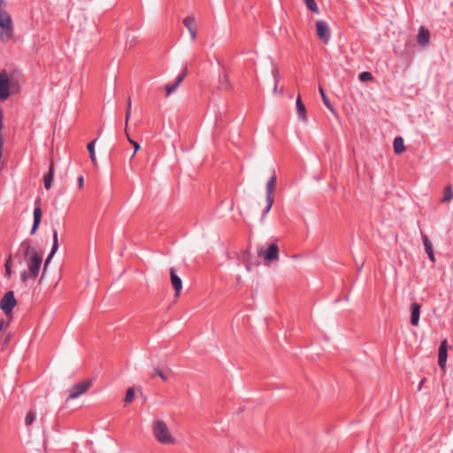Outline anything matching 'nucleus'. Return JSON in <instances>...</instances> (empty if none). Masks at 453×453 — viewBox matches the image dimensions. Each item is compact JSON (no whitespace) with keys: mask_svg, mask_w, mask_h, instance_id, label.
<instances>
[{"mask_svg":"<svg viewBox=\"0 0 453 453\" xmlns=\"http://www.w3.org/2000/svg\"><path fill=\"white\" fill-rule=\"evenodd\" d=\"M21 248L25 250V258L32 278L37 277L41 265L42 257L38 254L35 248L31 246L27 242L21 243Z\"/></svg>","mask_w":453,"mask_h":453,"instance_id":"nucleus-1","label":"nucleus"},{"mask_svg":"<svg viewBox=\"0 0 453 453\" xmlns=\"http://www.w3.org/2000/svg\"><path fill=\"white\" fill-rule=\"evenodd\" d=\"M153 434L161 444H173L174 439L171 435L169 428L165 422L162 420H157L152 425Z\"/></svg>","mask_w":453,"mask_h":453,"instance_id":"nucleus-2","label":"nucleus"},{"mask_svg":"<svg viewBox=\"0 0 453 453\" xmlns=\"http://www.w3.org/2000/svg\"><path fill=\"white\" fill-rule=\"evenodd\" d=\"M0 41L6 42L12 37L13 24L11 15L5 10H0Z\"/></svg>","mask_w":453,"mask_h":453,"instance_id":"nucleus-3","label":"nucleus"},{"mask_svg":"<svg viewBox=\"0 0 453 453\" xmlns=\"http://www.w3.org/2000/svg\"><path fill=\"white\" fill-rule=\"evenodd\" d=\"M257 255L263 257L266 264H270L279 258V247L275 243H272L265 250L264 247H259Z\"/></svg>","mask_w":453,"mask_h":453,"instance_id":"nucleus-4","label":"nucleus"},{"mask_svg":"<svg viewBox=\"0 0 453 453\" xmlns=\"http://www.w3.org/2000/svg\"><path fill=\"white\" fill-rule=\"evenodd\" d=\"M276 184V177L273 175L272 176L267 183H266V208L264 210L261 220H264L265 216L268 214V212L271 211L273 204V193Z\"/></svg>","mask_w":453,"mask_h":453,"instance_id":"nucleus-5","label":"nucleus"},{"mask_svg":"<svg viewBox=\"0 0 453 453\" xmlns=\"http://www.w3.org/2000/svg\"><path fill=\"white\" fill-rule=\"evenodd\" d=\"M17 301L14 297L13 291L6 292L0 301V309L9 317L12 313L13 308L16 306Z\"/></svg>","mask_w":453,"mask_h":453,"instance_id":"nucleus-6","label":"nucleus"},{"mask_svg":"<svg viewBox=\"0 0 453 453\" xmlns=\"http://www.w3.org/2000/svg\"><path fill=\"white\" fill-rule=\"evenodd\" d=\"M91 380H86L82 382L72 386L69 389L67 401L76 399L84 394L91 386Z\"/></svg>","mask_w":453,"mask_h":453,"instance_id":"nucleus-7","label":"nucleus"},{"mask_svg":"<svg viewBox=\"0 0 453 453\" xmlns=\"http://www.w3.org/2000/svg\"><path fill=\"white\" fill-rule=\"evenodd\" d=\"M316 31L318 37L325 43H328L331 38V30L327 23L324 20L316 22Z\"/></svg>","mask_w":453,"mask_h":453,"instance_id":"nucleus-8","label":"nucleus"},{"mask_svg":"<svg viewBox=\"0 0 453 453\" xmlns=\"http://www.w3.org/2000/svg\"><path fill=\"white\" fill-rule=\"evenodd\" d=\"M10 96V80L6 72L0 73V101L6 100Z\"/></svg>","mask_w":453,"mask_h":453,"instance_id":"nucleus-9","label":"nucleus"},{"mask_svg":"<svg viewBox=\"0 0 453 453\" xmlns=\"http://www.w3.org/2000/svg\"><path fill=\"white\" fill-rule=\"evenodd\" d=\"M35 204H36V207L35 208L34 212H33L34 222H33L31 231H30L31 234H35L36 233V231L39 227V225L41 223V220H42V211L40 206L39 199H37L35 201Z\"/></svg>","mask_w":453,"mask_h":453,"instance_id":"nucleus-10","label":"nucleus"},{"mask_svg":"<svg viewBox=\"0 0 453 453\" xmlns=\"http://www.w3.org/2000/svg\"><path fill=\"white\" fill-rule=\"evenodd\" d=\"M170 278H171V283L175 291V296L178 297L182 289V280L177 275L176 270L173 267L170 268Z\"/></svg>","mask_w":453,"mask_h":453,"instance_id":"nucleus-11","label":"nucleus"},{"mask_svg":"<svg viewBox=\"0 0 453 453\" xmlns=\"http://www.w3.org/2000/svg\"><path fill=\"white\" fill-rule=\"evenodd\" d=\"M188 67L185 66L183 72L176 78L175 81L172 85L165 86V96H169L172 93H173L180 84L182 82L184 78L187 75Z\"/></svg>","mask_w":453,"mask_h":453,"instance_id":"nucleus-12","label":"nucleus"},{"mask_svg":"<svg viewBox=\"0 0 453 453\" xmlns=\"http://www.w3.org/2000/svg\"><path fill=\"white\" fill-rule=\"evenodd\" d=\"M448 345L447 341L444 340L441 342V345L439 347V353H438V364L441 368H444L447 362L448 357Z\"/></svg>","mask_w":453,"mask_h":453,"instance_id":"nucleus-13","label":"nucleus"},{"mask_svg":"<svg viewBox=\"0 0 453 453\" xmlns=\"http://www.w3.org/2000/svg\"><path fill=\"white\" fill-rule=\"evenodd\" d=\"M430 33L424 27H420L418 35V42L421 46H426L429 42Z\"/></svg>","mask_w":453,"mask_h":453,"instance_id":"nucleus-14","label":"nucleus"},{"mask_svg":"<svg viewBox=\"0 0 453 453\" xmlns=\"http://www.w3.org/2000/svg\"><path fill=\"white\" fill-rule=\"evenodd\" d=\"M421 236H422V241H423L426 253L427 254L430 261L434 262L435 258H434V254L433 246H432L431 242L429 241L427 235L421 234Z\"/></svg>","mask_w":453,"mask_h":453,"instance_id":"nucleus-15","label":"nucleus"},{"mask_svg":"<svg viewBox=\"0 0 453 453\" xmlns=\"http://www.w3.org/2000/svg\"><path fill=\"white\" fill-rule=\"evenodd\" d=\"M54 164L51 161L49 172L43 177V185L46 189H50L52 186V181L54 179Z\"/></svg>","mask_w":453,"mask_h":453,"instance_id":"nucleus-16","label":"nucleus"},{"mask_svg":"<svg viewBox=\"0 0 453 453\" xmlns=\"http://www.w3.org/2000/svg\"><path fill=\"white\" fill-rule=\"evenodd\" d=\"M411 323L412 326H418L419 321L420 315V305L417 303L411 304Z\"/></svg>","mask_w":453,"mask_h":453,"instance_id":"nucleus-17","label":"nucleus"},{"mask_svg":"<svg viewBox=\"0 0 453 453\" xmlns=\"http://www.w3.org/2000/svg\"><path fill=\"white\" fill-rule=\"evenodd\" d=\"M58 249V232H57V230L54 229L53 230V244H52L51 251L49 254L48 257L46 258L44 269L50 264L51 258L53 257L54 254L57 252Z\"/></svg>","mask_w":453,"mask_h":453,"instance_id":"nucleus-18","label":"nucleus"},{"mask_svg":"<svg viewBox=\"0 0 453 453\" xmlns=\"http://www.w3.org/2000/svg\"><path fill=\"white\" fill-rule=\"evenodd\" d=\"M296 105V110H297V114H298L299 119H302L303 121H306L307 120L306 109H305V105L303 104V103L301 99L300 95L297 96Z\"/></svg>","mask_w":453,"mask_h":453,"instance_id":"nucleus-19","label":"nucleus"},{"mask_svg":"<svg viewBox=\"0 0 453 453\" xmlns=\"http://www.w3.org/2000/svg\"><path fill=\"white\" fill-rule=\"evenodd\" d=\"M393 147H394V151L396 154L403 153L405 150L403 139L401 136L395 137L394 139Z\"/></svg>","mask_w":453,"mask_h":453,"instance_id":"nucleus-20","label":"nucleus"},{"mask_svg":"<svg viewBox=\"0 0 453 453\" xmlns=\"http://www.w3.org/2000/svg\"><path fill=\"white\" fill-rule=\"evenodd\" d=\"M230 81L226 73H222L219 78V88L220 90H228L230 88Z\"/></svg>","mask_w":453,"mask_h":453,"instance_id":"nucleus-21","label":"nucleus"},{"mask_svg":"<svg viewBox=\"0 0 453 453\" xmlns=\"http://www.w3.org/2000/svg\"><path fill=\"white\" fill-rule=\"evenodd\" d=\"M319 93H320V95H321V97H322V100H323V103H324L325 106H326V107L330 111L334 112V109L333 105L331 104L329 98H328V97H327V96L326 95V93H325V91H324L323 88L319 87Z\"/></svg>","mask_w":453,"mask_h":453,"instance_id":"nucleus-22","label":"nucleus"},{"mask_svg":"<svg viewBox=\"0 0 453 453\" xmlns=\"http://www.w3.org/2000/svg\"><path fill=\"white\" fill-rule=\"evenodd\" d=\"M183 24L188 30L196 29V19L193 16H188L183 20Z\"/></svg>","mask_w":453,"mask_h":453,"instance_id":"nucleus-23","label":"nucleus"},{"mask_svg":"<svg viewBox=\"0 0 453 453\" xmlns=\"http://www.w3.org/2000/svg\"><path fill=\"white\" fill-rule=\"evenodd\" d=\"M96 140H94L92 142H90L88 146H87V149L89 152V157H90V159L93 163L94 165H96V153H95V143H96Z\"/></svg>","mask_w":453,"mask_h":453,"instance_id":"nucleus-24","label":"nucleus"},{"mask_svg":"<svg viewBox=\"0 0 453 453\" xmlns=\"http://www.w3.org/2000/svg\"><path fill=\"white\" fill-rule=\"evenodd\" d=\"M2 127H3V116H2V112L0 111V130L2 129ZM3 147H4V139H3L2 135L0 134V170L4 166V162L2 161Z\"/></svg>","mask_w":453,"mask_h":453,"instance_id":"nucleus-25","label":"nucleus"},{"mask_svg":"<svg viewBox=\"0 0 453 453\" xmlns=\"http://www.w3.org/2000/svg\"><path fill=\"white\" fill-rule=\"evenodd\" d=\"M453 198V192L451 186L448 185L444 189V196L441 199L442 203L449 202Z\"/></svg>","mask_w":453,"mask_h":453,"instance_id":"nucleus-26","label":"nucleus"},{"mask_svg":"<svg viewBox=\"0 0 453 453\" xmlns=\"http://www.w3.org/2000/svg\"><path fill=\"white\" fill-rule=\"evenodd\" d=\"M306 7L315 13H319V10L315 0H304Z\"/></svg>","mask_w":453,"mask_h":453,"instance_id":"nucleus-27","label":"nucleus"},{"mask_svg":"<svg viewBox=\"0 0 453 453\" xmlns=\"http://www.w3.org/2000/svg\"><path fill=\"white\" fill-rule=\"evenodd\" d=\"M134 389L133 388H129L127 390L124 401L126 403H130L134 401Z\"/></svg>","mask_w":453,"mask_h":453,"instance_id":"nucleus-28","label":"nucleus"},{"mask_svg":"<svg viewBox=\"0 0 453 453\" xmlns=\"http://www.w3.org/2000/svg\"><path fill=\"white\" fill-rule=\"evenodd\" d=\"M156 376H159L161 380L164 381L167 380L168 379L165 373L159 368H154L153 373L150 375V378L154 379Z\"/></svg>","mask_w":453,"mask_h":453,"instance_id":"nucleus-29","label":"nucleus"},{"mask_svg":"<svg viewBox=\"0 0 453 453\" xmlns=\"http://www.w3.org/2000/svg\"><path fill=\"white\" fill-rule=\"evenodd\" d=\"M36 418V413L33 411H30L27 412L26 418H25V423L27 426H30L34 423Z\"/></svg>","mask_w":453,"mask_h":453,"instance_id":"nucleus-30","label":"nucleus"},{"mask_svg":"<svg viewBox=\"0 0 453 453\" xmlns=\"http://www.w3.org/2000/svg\"><path fill=\"white\" fill-rule=\"evenodd\" d=\"M358 78H359V81H372L373 77L371 73L363 72L359 74Z\"/></svg>","mask_w":453,"mask_h":453,"instance_id":"nucleus-31","label":"nucleus"},{"mask_svg":"<svg viewBox=\"0 0 453 453\" xmlns=\"http://www.w3.org/2000/svg\"><path fill=\"white\" fill-rule=\"evenodd\" d=\"M12 258L9 257L5 263V275L10 277L11 273H12Z\"/></svg>","mask_w":453,"mask_h":453,"instance_id":"nucleus-32","label":"nucleus"},{"mask_svg":"<svg viewBox=\"0 0 453 453\" xmlns=\"http://www.w3.org/2000/svg\"><path fill=\"white\" fill-rule=\"evenodd\" d=\"M272 74L273 76L274 83H276V85H278L280 78V72L277 67H273V69L272 70Z\"/></svg>","mask_w":453,"mask_h":453,"instance_id":"nucleus-33","label":"nucleus"},{"mask_svg":"<svg viewBox=\"0 0 453 453\" xmlns=\"http://www.w3.org/2000/svg\"><path fill=\"white\" fill-rule=\"evenodd\" d=\"M128 142L134 146V151L131 157V159L134 157L135 153L139 150L140 145L138 142L133 141L129 136H127Z\"/></svg>","mask_w":453,"mask_h":453,"instance_id":"nucleus-34","label":"nucleus"},{"mask_svg":"<svg viewBox=\"0 0 453 453\" xmlns=\"http://www.w3.org/2000/svg\"><path fill=\"white\" fill-rule=\"evenodd\" d=\"M20 277H21L22 281L26 282L28 280V278L31 277L30 272L29 273H27L26 271L22 272Z\"/></svg>","mask_w":453,"mask_h":453,"instance_id":"nucleus-35","label":"nucleus"},{"mask_svg":"<svg viewBox=\"0 0 453 453\" xmlns=\"http://www.w3.org/2000/svg\"><path fill=\"white\" fill-rule=\"evenodd\" d=\"M77 181H78L79 188H81L83 187V184H84V178H83V176H79L78 179H77Z\"/></svg>","mask_w":453,"mask_h":453,"instance_id":"nucleus-36","label":"nucleus"},{"mask_svg":"<svg viewBox=\"0 0 453 453\" xmlns=\"http://www.w3.org/2000/svg\"><path fill=\"white\" fill-rule=\"evenodd\" d=\"M188 32L190 34L191 40L195 41L196 37V29L188 30Z\"/></svg>","mask_w":453,"mask_h":453,"instance_id":"nucleus-37","label":"nucleus"},{"mask_svg":"<svg viewBox=\"0 0 453 453\" xmlns=\"http://www.w3.org/2000/svg\"><path fill=\"white\" fill-rule=\"evenodd\" d=\"M130 116H131V110L130 109H127V112H126V125H127L128 120L130 119Z\"/></svg>","mask_w":453,"mask_h":453,"instance_id":"nucleus-38","label":"nucleus"},{"mask_svg":"<svg viewBox=\"0 0 453 453\" xmlns=\"http://www.w3.org/2000/svg\"><path fill=\"white\" fill-rule=\"evenodd\" d=\"M5 2L4 0H0V10H4Z\"/></svg>","mask_w":453,"mask_h":453,"instance_id":"nucleus-39","label":"nucleus"},{"mask_svg":"<svg viewBox=\"0 0 453 453\" xmlns=\"http://www.w3.org/2000/svg\"><path fill=\"white\" fill-rule=\"evenodd\" d=\"M131 104H132V103H131V98H130V97H128V99H127V109H130V110H131Z\"/></svg>","mask_w":453,"mask_h":453,"instance_id":"nucleus-40","label":"nucleus"},{"mask_svg":"<svg viewBox=\"0 0 453 453\" xmlns=\"http://www.w3.org/2000/svg\"><path fill=\"white\" fill-rule=\"evenodd\" d=\"M364 263H361L360 265H357V271L360 272L363 268Z\"/></svg>","mask_w":453,"mask_h":453,"instance_id":"nucleus-41","label":"nucleus"},{"mask_svg":"<svg viewBox=\"0 0 453 453\" xmlns=\"http://www.w3.org/2000/svg\"><path fill=\"white\" fill-rule=\"evenodd\" d=\"M277 88H278V85H276V83H274L273 93L277 92Z\"/></svg>","mask_w":453,"mask_h":453,"instance_id":"nucleus-42","label":"nucleus"},{"mask_svg":"<svg viewBox=\"0 0 453 453\" xmlns=\"http://www.w3.org/2000/svg\"><path fill=\"white\" fill-rule=\"evenodd\" d=\"M246 268L248 271H250L251 270V265L250 264H247L246 265Z\"/></svg>","mask_w":453,"mask_h":453,"instance_id":"nucleus-43","label":"nucleus"},{"mask_svg":"<svg viewBox=\"0 0 453 453\" xmlns=\"http://www.w3.org/2000/svg\"><path fill=\"white\" fill-rule=\"evenodd\" d=\"M3 326H4V321L3 320H0V332L2 331L3 329Z\"/></svg>","mask_w":453,"mask_h":453,"instance_id":"nucleus-44","label":"nucleus"}]
</instances>
